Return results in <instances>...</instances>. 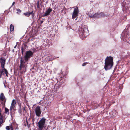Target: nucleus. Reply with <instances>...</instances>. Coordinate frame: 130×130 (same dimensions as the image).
Segmentation results:
<instances>
[{
	"label": "nucleus",
	"mask_w": 130,
	"mask_h": 130,
	"mask_svg": "<svg viewBox=\"0 0 130 130\" xmlns=\"http://www.w3.org/2000/svg\"><path fill=\"white\" fill-rule=\"evenodd\" d=\"M0 72H1V74L2 75L3 74L4 75L5 71L4 69L3 68H2V71H0Z\"/></svg>",
	"instance_id": "18"
},
{
	"label": "nucleus",
	"mask_w": 130,
	"mask_h": 130,
	"mask_svg": "<svg viewBox=\"0 0 130 130\" xmlns=\"http://www.w3.org/2000/svg\"><path fill=\"white\" fill-rule=\"evenodd\" d=\"M3 122V120L2 119V117L1 116L0 118V126H1V125L2 124Z\"/></svg>",
	"instance_id": "16"
},
{
	"label": "nucleus",
	"mask_w": 130,
	"mask_h": 130,
	"mask_svg": "<svg viewBox=\"0 0 130 130\" xmlns=\"http://www.w3.org/2000/svg\"><path fill=\"white\" fill-rule=\"evenodd\" d=\"M17 11H18L17 12H19V13L21 12V10L20 9H17Z\"/></svg>",
	"instance_id": "21"
},
{
	"label": "nucleus",
	"mask_w": 130,
	"mask_h": 130,
	"mask_svg": "<svg viewBox=\"0 0 130 130\" xmlns=\"http://www.w3.org/2000/svg\"><path fill=\"white\" fill-rule=\"evenodd\" d=\"M5 99V96L3 93H2L0 96V99L2 101H3Z\"/></svg>",
	"instance_id": "14"
},
{
	"label": "nucleus",
	"mask_w": 130,
	"mask_h": 130,
	"mask_svg": "<svg viewBox=\"0 0 130 130\" xmlns=\"http://www.w3.org/2000/svg\"><path fill=\"white\" fill-rule=\"evenodd\" d=\"M6 129L7 130H9L10 129V127L9 126H7L6 127Z\"/></svg>",
	"instance_id": "22"
},
{
	"label": "nucleus",
	"mask_w": 130,
	"mask_h": 130,
	"mask_svg": "<svg viewBox=\"0 0 130 130\" xmlns=\"http://www.w3.org/2000/svg\"><path fill=\"white\" fill-rule=\"evenodd\" d=\"M21 106H20V108L19 109V112L20 113H21Z\"/></svg>",
	"instance_id": "23"
},
{
	"label": "nucleus",
	"mask_w": 130,
	"mask_h": 130,
	"mask_svg": "<svg viewBox=\"0 0 130 130\" xmlns=\"http://www.w3.org/2000/svg\"><path fill=\"white\" fill-rule=\"evenodd\" d=\"M45 122V119H43L40 120L38 122V126L39 129L40 130H42L43 128Z\"/></svg>",
	"instance_id": "5"
},
{
	"label": "nucleus",
	"mask_w": 130,
	"mask_h": 130,
	"mask_svg": "<svg viewBox=\"0 0 130 130\" xmlns=\"http://www.w3.org/2000/svg\"><path fill=\"white\" fill-rule=\"evenodd\" d=\"M17 46V45H16L14 47V48H16V47Z\"/></svg>",
	"instance_id": "28"
},
{
	"label": "nucleus",
	"mask_w": 130,
	"mask_h": 130,
	"mask_svg": "<svg viewBox=\"0 0 130 130\" xmlns=\"http://www.w3.org/2000/svg\"><path fill=\"white\" fill-rule=\"evenodd\" d=\"M35 111L36 115L38 117H40L41 113L40 107L39 106L36 107L35 109Z\"/></svg>",
	"instance_id": "6"
},
{
	"label": "nucleus",
	"mask_w": 130,
	"mask_h": 130,
	"mask_svg": "<svg viewBox=\"0 0 130 130\" xmlns=\"http://www.w3.org/2000/svg\"><path fill=\"white\" fill-rule=\"evenodd\" d=\"M104 68L106 70L110 69L113 65V58L111 57H107L105 60Z\"/></svg>",
	"instance_id": "3"
},
{
	"label": "nucleus",
	"mask_w": 130,
	"mask_h": 130,
	"mask_svg": "<svg viewBox=\"0 0 130 130\" xmlns=\"http://www.w3.org/2000/svg\"><path fill=\"white\" fill-rule=\"evenodd\" d=\"M5 113H9V109L6 108H5Z\"/></svg>",
	"instance_id": "17"
},
{
	"label": "nucleus",
	"mask_w": 130,
	"mask_h": 130,
	"mask_svg": "<svg viewBox=\"0 0 130 130\" xmlns=\"http://www.w3.org/2000/svg\"><path fill=\"white\" fill-rule=\"evenodd\" d=\"M77 17L75 19V20H76L77 19Z\"/></svg>",
	"instance_id": "29"
},
{
	"label": "nucleus",
	"mask_w": 130,
	"mask_h": 130,
	"mask_svg": "<svg viewBox=\"0 0 130 130\" xmlns=\"http://www.w3.org/2000/svg\"><path fill=\"white\" fill-rule=\"evenodd\" d=\"M4 71L5 73V74H6V75L7 76H8V72H7V70L6 69H4Z\"/></svg>",
	"instance_id": "19"
},
{
	"label": "nucleus",
	"mask_w": 130,
	"mask_h": 130,
	"mask_svg": "<svg viewBox=\"0 0 130 130\" xmlns=\"http://www.w3.org/2000/svg\"><path fill=\"white\" fill-rule=\"evenodd\" d=\"M93 12L92 11H91L89 12H88V15H89V13L90 14H93Z\"/></svg>",
	"instance_id": "20"
},
{
	"label": "nucleus",
	"mask_w": 130,
	"mask_h": 130,
	"mask_svg": "<svg viewBox=\"0 0 130 130\" xmlns=\"http://www.w3.org/2000/svg\"><path fill=\"white\" fill-rule=\"evenodd\" d=\"M33 13V11L31 12H27L24 13V14L25 16L28 17L30 15Z\"/></svg>",
	"instance_id": "13"
},
{
	"label": "nucleus",
	"mask_w": 130,
	"mask_h": 130,
	"mask_svg": "<svg viewBox=\"0 0 130 130\" xmlns=\"http://www.w3.org/2000/svg\"><path fill=\"white\" fill-rule=\"evenodd\" d=\"M15 3L14 2H13L12 4V6H13L14 4Z\"/></svg>",
	"instance_id": "27"
},
{
	"label": "nucleus",
	"mask_w": 130,
	"mask_h": 130,
	"mask_svg": "<svg viewBox=\"0 0 130 130\" xmlns=\"http://www.w3.org/2000/svg\"><path fill=\"white\" fill-rule=\"evenodd\" d=\"M5 62V60L4 59L2 58H1L0 60V62L1 63V67L2 68H3V69H5L4 68V66Z\"/></svg>",
	"instance_id": "10"
},
{
	"label": "nucleus",
	"mask_w": 130,
	"mask_h": 130,
	"mask_svg": "<svg viewBox=\"0 0 130 130\" xmlns=\"http://www.w3.org/2000/svg\"><path fill=\"white\" fill-rule=\"evenodd\" d=\"M78 8L77 7H76L74 9L73 12L72 17V19H74L77 17L78 15Z\"/></svg>",
	"instance_id": "7"
},
{
	"label": "nucleus",
	"mask_w": 130,
	"mask_h": 130,
	"mask_svg": "<svg viewBox=\"0 0 130 130\" xmlns=\"http://www.w3.org/2000/svg\"><path fill=\"white\" fill-rule=\"evenodd\" d=\"M10 30L11 32L13 31L14 29V26L12 24H11L10 26Z\"/></svg>",
	"instance_id": "15"
},
{
	"label": "nucleus",
	"mask_w": 130,
	"mask_h": 130,
	"mask_svg": "<svg viewBox=\"0 0 130 130\" xmlns=\"http://www.w3.org/2000/svg\"><path fill=\"white\" fill-rule=\"evenodd\" d=\"M87 62H86V63H84L83 64H82V66H85L87 64Z\"/></svg>",
	"instance_id": "25"
},
{
	"label": "nucleus",
	"mask_w": 130,
	"mask_h": 130,
	"mask_svg": "<svg viewBox=\"0 0 130 130\" xmlns=\"http://www.w3.org/2000/svg\"><path fill=\"white\" fill-rule=\"evenodd\" d=\"M79 35L81 36L86 37L89 35L88 30L87 26L84 25L80 26L78 30Z\"/></svg>",
	"instance_id": "2"
},
{
	"label": "nucleus",
	"mask_w": 130,
	"mask_h": 130,
	"mask_svg": "<svg viewBox=\"0 0 130 130\" xmlns=\"http://www.w3.org/2000/svg\"><path fill=\"white\" fill-rule=\"evenodd\" d=\"M21 50L22 53L23 54V48H21Z\"/></svg>",
	"instance_id": "26"
},
{
	"label": "nucleus",
	"mask_w": 130,
	"mask_h": 130,
	"mask_svg": "<svg viewBox=\"0 0 130 130\" xmlns=\"http://www.w3.org/2000/svg\"><path fill=\"white\" fill-rule=\"evenodd\" d=\"M33 53L30 51L26 52L24 56V59L22 57L21 58V64L20 66V70H22V68L25 69L27 66V64L29 59L33 56Z\"/></svg>",
	"instance_id": "1"
},
{
	"label": "nucleus",
	"mask_w": 130,
	"mask_h": 130,
	"mask_svg": "<svg viewBox=\"0 0 130 130\" xmlns=\"http://www.w3.org/2000/svg\"><path fill=\"white\" fill-rule=\"evenodd\" d=\"M11 130H13L14 128L15 129H19L18 127L17 126V124L15 123H13L11 124L10 125Z\"/></svg>",
	"instance_id": "8"
},
{
	"label": "nucleus",
	"mask_w": 130,
	"mask_h": 130,
	"mask_svg": "<svg viewBox=\"0 0 130 130\" xmlns=\"http://www.w3.org/2000/svg\"><path fill=\"white\" fill-rule=\"evenodd\" d=\"M39 130H40L39 129Z\"/></svg>",
	"instance_id": "30"
},
{
	"label": "nucleus",
	"mask_w": 130,
	"mask_h": 130,
	"mask_svg": "<svg viewBox=\"0 0 130 130\" xmlns=\"http://www.w3.org/2000/svg\"><path fill=\"white\" fill-rule=\"evenodd\" d=\"M52 9L51 8H49L46 10L45 12L44 15H43V17L47 16L49 15L50 12L52 11Z\"/></svg>",
	"instance_id": "9"
},
{
	"label": "nucleus",
	"mask_w": 130,
	"mask_h": 130,
	"mask_svg": "<svg viewBox=\"0 0 130 130\" xmlns=\"http://www.w3.org/2000/svg\"><path fill=\"white\" fill-rule=\"evenodd\" d=\"M1 112H2V110H1V109L0 108V116L1 117L2 116V117H3V116L2 115Z\"/></svg>",
	"instance_id": "24"
},
{
	"label": "nucleus",
	"mask_w": 130,
	"mask_h": 130,
	"mask_svg": "<svg viewBox=\"0 0 130 130\" xmlns=\"http://www.w3.org/2000/svg\"><path fill=\"white\" fill-rule=\"evenodd\" d=\"M104 14L103 12L96 13L94 14H90L89 13V16L90 17H93L95 18H98L103 17Z\"/></svg>",
	"instance_id": "4"
},
{
	"label": "nucleus",
	"mask_w": 130,
	"mask_h": 130,
	"mask_svg": "<svg viewBox=\"0 0 130 130\" xmlns=\"http://www.w3.org/2000/svg\"><path fill=\"white\" fill-rule=\"evenodd\" d=\"M124 31L122 33L121 36V38L124 41H126V39L125 38L126 36L125 35V34H124Z\"/></svg>",
	"instance_id": "12"
},
{
	"label": "nucleus",
	"mask_w": 130,
	"mask_h": 130,
	"mask_svg": "<svg viewBox=\"0 0 130 130\" xmlns=\"http://www.w3.org/2000/svg\"><path fill=\"white\" fill-rule=\"evenodd\" d=\"M15 104L16 102L15 100H13L10 108V111H11L12 109L15 107Z\"/></svg>",
	"instance_id": "11"
}]
</instances>
